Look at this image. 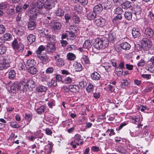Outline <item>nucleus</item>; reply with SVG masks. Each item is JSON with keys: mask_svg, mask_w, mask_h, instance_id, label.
I'll list each match as a JSON object with an SVG mask.
<instances>
[{"mask_svg": "<svg viewBox=\"0 0 154 154\" xmlns=\"http://www.w3.org/2000/svg\"><path fill=\"white\" fill-rule=\"evenodd\" d=\"M141 43L144 50H149L152 45L151 41L146 38H143L141 41Z\"/></svg>", "mask_w": 154, "mask_h": 154, "instance_id": "obj_1", "label": "nucleus"}, {"mask_svg": "<svg viewBox=\"0 0 154 154\" xmlns=\"http://www.w3.org/2000/svg\"><path fill=\"white\" fill-rule=\"evenodd\" d=\"M9 62L6 58H3L0 62V70H5L10 67Z\"/></svg>", "mask_w": 154, "mask_h": 154, "instance_id": "obj_2", "label": "nucleus"}, {"mask_svg": "<svg viewBox=\"0 0 154 154\" xmlns=\"http://www.w3.org/2000/svg\"><path fill=\"white\" fill-rule=\"evenodd\" d=\"M31 61V60H29L26 63L27 65L29 66L27 68V71L31 74L35 75L37 73L38 70L37 68L31 66L32 65L29 63V62Z\"/></svg>", "mask_w": 154, "mask_h": 154, "instance_id": "obj_3", "label": "nucleus"}, {"mask_svg": "<svg viewBox=\"0 0 154 154\" xmlns=\"http://www.w3.org/2000/svg\"><path fill=\"white\" fill-rule=\"evenodd\" d=\"M12 46L13 48L15 50L18 51L21 53L22 52L23 50V48L22 46H20L18 43L17 40L15 39L12 43Z\"/></svg>", "mask_w": 154, "mask_h": 154, "instance_id": "obj_4", "label": "nucleus"}, {"mask_svg": "<svg viewBox=\"0 0 154 154\" xmlns=\"http://www.w3.org/2000/svg\"><path fill=\"white\" fill-rule=\"evenodd\" d=\"M37 56L43 64H46L48 62L49 57L46 53L42 54L41 55H37Z\"/></svg>", "mask_w": 154, "mask_h": 154, "instance_id": "obj_5", "label": "nucleus"}, {"mask_svg": "<svg viewBox=\"0 0 154 154\" xmlns=\"http://www.w3.org/2000/svg\"><path fill=\"white\" fill-rule=\"evenodd\" d=\"M26 86L29 90H31L35 88L37 85L36 82L32 79H29L27 81L26 83Z\"/></svg>", "mask_w": 154, "mask_h": 154, "instance_id": "obj_6", "label": "nucleus"}, {"mask_svg": "<svg viewBox=\"0 0 154 154\" xmlns=\"http://www.w3.org/2000/svg\"><path fill=\"white\" fill-rule=\"evenodd\" d=\"M18 91H20V93L23 92L27 90L26 86V83L23 82H18Z\"/></svg>", "mask_w": 154, "mask_h": 154, "instance_id": "obj_7", "label": "nucleus"}, {"mask_svg": "<svg viewBox=\"0 0 154 154\" xmlns=\"http://www.w3.org/2000/svg\"><path fill=\"white\" fill-rule=\"evenodd\" d=\"M95 23L97 26L102 27H103L106 24V20L103 18L96 19Z\"/></svg>", "mask_w": 154, "mask_h": 154, "instance_id": "obj_8", "label": "nucleus"}, {"mask_svg": "<svg viewBox=\"0 0 154 154\" xmlns=\"http://www.w3.org/2000/svg\"><path fill=\"white\" fill-rule=\"evenodd\" d=\"M54 2L53 0H47L45 3V8L48 9H50L54 6Z\"/></svg>", "mask_w": 154, "mask_h": 154, "instance_id": "obj_9", "label": "nucleus"}, {"mask_svg": "<svg viewBox=\"0 0 154 154\" xmlns=\"http://www.w3.org/2000/svg\"><path fill=\"white\" fill-rule=\"evenodd\" d=\"M131 33L133 37L134 38L138 37L140 35V29L137 27L133 28Z\"/></svg>", "mask_w": 154, "mask_h": 154, "instance_id": "obj_10", "label": "nucleus"}, {"mask_svg": "<svg viewBox=\"0 0 154 154\" xmlns=\"http://www.w3.org/2000/svg\"><path fill=\"white\" fill-rule=\"evenodd\" d=\"M55 43L49 42L47 46V50L48 52H53L56 50Z\"/></svg>", "mask_w": 154, "mask_h": 154, "instance_id": "obj_11", "label": "nucleus"}, {"mask_svg": "<svg viewBox=\"0 0 154 154\" xmlns=\"http://www.w3.org/2000/svg\"><path fill=\"white\" fill-rule=\"evenodd\" d=\"M101 43L100 38L96 39H95V41L94 43V46L97 50L103 49Z\"/></svg>", "mask_w": 154, "mask_h": 154, "instance_id": "obj_12", "label": "nucleus"}, {"mask_svg": "<svg viewBox=\"0 0 154 154\" xmlns=\"http://www.w3.org/2000/svg\"><path fill=\"white\" fill-rule=\"evenodd\" d=\"M103 9L102 5L98 4L94 6L93 11L97 14H98L101 12Z\"/></svg>", "mask_w": 154, "mask_h": 154, "instance_id": "obj_13", "label": "nucleus"}, {"mask_svg": "<svg viewBox=\"0 0 154 154\" xmlns=\"http://www.w3.org/2000/svg\"><path fill=\"white\" fill-rule=\"evenodd\" d=\"M100 40L102 43L103 49L105 48L108 46L109 44V40L106 38L103 37L100 38Z\"/></svg>", "mask_w": 154, "mask_h": 154, "instance_id": "obj_14", "label": "nucleus"}, {"mask_svg": "<svg viewBox=\"0 0 154 154\" xmlns=\"http://www.w3.org/2000/svg\"><path fill=\"white\" fill-rule=\"evenodd\" d=\"M73 66L75 71L76 72L81 71L83 69L82 65L80 63L77 61H75L74 63Z\"/></svg>", "mask_w": 154, "mask_h": 154, "instance_id": "obj_15", "label": "nucleus"}, {"mask_svg": "<svg viewBox=\"0 0 154 154\" xmlns=\"http://www.w3.org/2000/svg\"><path fill=\"white\" fill-rule=\"evenodd\" d=\"M36 37L34 35L30 34L27 37L28 44L31 45L33 43L35 40Z\"/></svg>", "mask_w": 154, "mask_h": 154, "instance_id": "obj_16", "label": "nucleus"}, {"mask_svg": "<svg viewBox=\"0 0 154 154\" xmlns=\"http://www.w3.org/2000/svg\"><path fill=\"white\" fill-rule=\"evenodd\" d=\"M91 77L93 80L97 81L100 79L101 76L97 72L94 71L91 74Z\"/></svg>", "mask_w": 154, "mask_h": 154, "instance_id": "obj_17", "label": "nucleus"}, {"mask_svg": "<svg viewBox=\"0 0 154 154\" xmlns=\"http://www.w3.org/2000/svg\"><path fill=\"white\" fill-rule=\"evenodd\" d=\"M145 34L148 38H151L154 35L153 30L150 28H147L145 29Z\"/></svg>", "mask_w": 154, "mask_h": 154, "instance_id": "obj_18", "label": "nucleus"}, {"mask_svg": "<svg viewBox=\"0 0 154 154\" xmlns=\"http://www.w3.org/2000/svg\"><path fill=\"white\" fill-rule=\"evenodd\" d=\"M69 88L70 91L72 92L76 93L79 91V87L77 85H69Z\"/></svg>", "mask_w": 154, "mask_h": 154, "instance_id": "obj_19", "label": "nucleus"}, {"mask_svg": "<svg viewBox=\"0 0 154 154\" xmlns=\"http://www.w3.org/2000/svg\"><path fill=\"white\" fill-rule=\"evenodd\" d=\"M119 48H121L124 50H128L131 48V45L128 42H125L120 45Z\"/></svg>", "mask_w": 154, "mask_h": 154, "instance_id": "obj_20", "label": "nucleus"}, {"mask_svg": "<svg viewBox=\"0 0 154 154\" xmlns=\"http://www.w3.org/2000/svg\"><path fill=\"white\" fill-rule=\"evenodd\" d=\"M36 23L34 20H31L28 22V27L29 29H34L36 27Z\"/></svg>", "mask_w": 154, "mask_h": 154, "instance_id": "obj_21", "label": "nucleus"}, {"mask_svg": "<svg viewBox=\"0 0 154 154\" xmlns=\"http://www.w3.org/2000/svg\"><path fill=\"white\" fill-rule=\"evenodd\" d=\"M18 82H15L12 85L11 87V92L14 93H16V91H18Z\"/></svg>", "mask_w": 154, "mask_h": 154, "instance_id": "obj_22", "label": "nucleus"}, {"mask_svg": "<svg viewBox=\"0 0 154 154\" xmlns=\"http://www.w3.org/2000/svg\"><path fill=\"white\" fill-rule=\"evenodd\" d=\"M103 9L104 10L110 9L112 7V4L110 1H107L103 3Z\"/></svg>", "mask_w": 154, "mask_h": 154, "instance_id": "obj_23", "label": "nucleus"}, {"mask_svg": "<svg viewBox=\"0 0 154 154\" xmlns=\"http://www.w3.org/2000/svg\"><path fill=\"white\" fill-rule=\"evenodd\" d=\"M56 36L55 35H51L49 33L47 34L46 37L47 40L49 41L51 43H55Z\"/></svg>", "mask_w": 154, "mask_h": 154, "instance_id": "obj_24", "label": "nucleus"}, {"mask_svg": "<svg viewBox=\"0 0 154 154\" xmlns=\"http://www.w3.org/2000/svg\"><path fill=\"white\" fill-rule=\"evenodd\" d=\"M61 24L59 22H54L53 24V29L55 31L60 30L61 28Z\"/></svg>", "mask_w": 154, "mask_h": 154, "instance_id": "obj_25", "label": "nucleus"}, {"mask_svg": "<svg viewBox=\"0 0 154 154\" xmlns=\"http://www.w3.org/2000/svg\"><path fill=\"white\" fill-rule=\"evenodd\" d=\"M92 45V44L91 43L89 40H86L83 45V47L85 49H87L88 50L91 48Z\"/></svg>", "mask_w": 154, "mask_h": 154, "instance_id": "obj_26", "label": "nucleus"}, {"mask_svg": "<svg viewBox=\"0 0 154 154\" xmlns=\"http://www.w3.org/2000/svg\"><path fill=\"white\" fill-rule=\"evenodd\" d=\"M87 17L90 20H92L97 17V14L94 11L91 12L88 14Z\"/></svg>", "mask_w": 154, "mask_h": 154, "instance_id": "obj_27", "label": "nucleus"}, {"mask_svg": "<svg viewBox=\"0 0 154 154\" xmlns=\"http://www.w3.org/2000/svg\"><path fill=\"white\" fill-rule=\"evenodd\" d=\"M134 14L135 15H138L141 13L142 9L139 5H136L134 8Z\"/></svg>", "mask_w": 154, "mask_h": 154, "instance_id": "obj_28", "label": "nucleus"}, {"mask_svg": "<svg viewBox=\"0 0 154 154\" xmlns=\"http://www.w3.org/2000/svg\"><path fill=\"white\" fill-rule=\"evenodd\" d=\"M131 2L128 1H126L123 2L122 5V8H130L131 6Z\"/></svg>", "mask_w": 154, "mask_h": 154, "instance_id": "obj_29", "label": "nucleus"}, {"mask_svg": "<svg viewBox=\"0 0 154 154\" xmlns=\"http://www.w3.org/2000/svg\"><path fill=\"white\" fill-rule=\"evenodd\" d=\"M55 13L57 16L62 17L64 14V11L61 9L57 8L55 10Z\"/></svg>", "mask_w": 154, "mask_h": 154, "instance_id": "obj_30", "label": "nucleus"}, {"mask_svg": "<svg viewBox=\"0 0 154 154\" xmlns=\"http://www.w3.org/2000/svg\"><path fill=\"white\" fill-rule=\"evenodd\" d=\"M44 4V0H38L36 2V6L38 8L40 9L43 8Z\"/></svg>", "mask_w": 154, "mask_h": 154, "instance_id": "obj_31", "label": "nucleus"}, {"mask_svg": "<svg viewBox=\"0 0 154 154\" xmlns=\"http://www.w3.org/2000/svg\"><path fill=\"white\" fill-rule=\"evenodd\" d=\"M16 75V72L13 69H10L8 74V78L10 79H13L15 78Z\"/></svg>", "mask_w": 154, "mask_h": 154, "instance_id": "obj_32", "label": "nucleus"}, {"mask_svg": "<svg viewBox=\"0 0 154 154\" xmlns=\"http://www.w3.org/2000/svg\"><path fill=\"white\" fill-rule=\"evenodd\" d=\"M73 22L75 24H78L80 22L79 17L76 14H74L72 17Z\"/></svg>", "mask_w": 154, "mask_h": 154, "instance_id": "obj_33", "label": "nucleus"}, {"mask_svg": "<svg viewBox=\"0 0 154 154\" xmlns=\"http://www.w3.org/2000/svg\"><path fill=\"white\" fill-rule=\"evenodd\" d=\"M3 38L5 41H11L12 38V35L8 33H6L3 35Z\"/></svg>", "mask_w": 154, "mask_h": 154, "instance_id": "obj_34", "label": "nucleus"}, {"mask_svg": "<svg viewBox=\"0 0 154 154\" xmlns=\"http://www.w3.org/2000/svg\"><path fill=\"white\" fill-rule=\"evenodd\" d=\"M74 9L78 13H81L82 11V7L79 5H77L74 7Z\"/></svg>", "mask_w": 154, "mask_h": 154, "instance_id": "obj_35", "label": "nucleus"}, {"mask_svg": "<svg viewBox=\"0 0 154 154\" xmlns=\"http://www.w3.org/2000/svg\"><path fill=\"white\" fill-rule=\"evenodd\" d=\"M45 49V47L42 45L39 46L38 49L36 51V53L37 55L42 54V51H44Z\"/></svg>", "mask_w": 154, "mask_h": 154, "instance_id": "obj_36", "label": "nucleus"}, {"mask_svg": "<svg viewBox=\"0 0 154 154\" xmlns=\"http://www.w3.org/2000/svg\"><path fill=\"white\" fill-rule=\"evenodd\" d=\"M67 58L69 60H73L76 58L75 55L73 54L69 53L67 54Z\"/></svg>", "mask_w": 154, "mask_h": 154, "instance_id": "obj_37", "label": "nucleus"}, {"mask_svg": "<svg viewBox=\"0 0 154 154\" xmlns=\"http://www.w3.org/2000/svg\"><path fill=\"white\" fill-rule=\"evenodd\" d=\"M66 34L70 39L73 40L75 38V35L73 32L71 31H66Z\"/></svg>", "mask_w": 154, "mask_h": 154, "instance_id": "obj_38", "label": "nucleus"}, {"mask_svg": "<svg viewBox=\"0 0 154 154\" xmlns=\"http://www.w3.org/2000/svg\"><path fill=\"white\" fill-rule=\"evenodd\" d=\"M25 120L27 121L29 123L31 122L32 117V115L29 113H25Z\"/></svg>", "mask_w": 154, "mask_h": 154, "instance_id": "obj_39", "label": "nucleus"}, {"mask_svg": "<svg viewBox=\"0 0 154 154\" xmlns=\"http://www.w3.org/2000/svg\"><path fill=\"white\" fill-rule=\"evenodd\" d=\"M57 85V81L54 79H52L51 82H48L47 84L50 87H54L56 86Z\"/></svg>", "mask_w": 154, "mask_h": 154, "instance_id": "obj_40", "label": "nucleus"}, {"mask_svg": "<svg viewBox=\"0 0 154 154\" xmlns=\"http://www.w3.org/2000/svg\"><path fill=\"white\" fill-rule=\"evenodd\" d=\"M124 15L125 18L128 20H130L132 19V14L130 12H125Z\"/></svg>", "mask_w": 154, "mask_h": 154, "instance_id": "obj_41", "label": "nucleus"}, {"mask_svg": "<svg viewBox=\"0 0 154 154\" xmlns=\"http://www.w3.org/2000/svg\"><path fill=\"white\" fill-rule=\"evenodd\" d=\"M82 58L85 64H91L89 58L86 55H83Z\"/></svg>", "mask_w": 154, "mask_h": 154, "instance_id": "obj_42", "label": "nucleus"}, {"mask_svg": "<svg viewBox=\"0 0 154 154\" xmlns=\"http://www.w3.org/2000/svg\"><path fill=\"white\" fill-rule=\"evenodd\" d=\"M46 109V106H42L37 109V112L39 114H42L44 112V110Z\"/></svg>", "mask_w": 154, "mask_h": 154, "instance_id": "obj_43", "label": "nucleus"}, {"mask_svg": "<svg viewBox=\"0 0 154 154\" xmlns=\"http://www.w3.org/2000/svg\"><path fill=\"white\" fill-rule=\"evenodd\" d=\"M47 88L46 87L41 85L37 88L36 91L38 92H45L47 90Z\"/></svg>", "mask_w": 154, "mask_h": 154, "instance_id": "obj_44", "label": "nucleus"}, {"mask_svg": "<svg viewBox=\"0 0 154 154\" xmlns=\"http://www.w3.org/2000/svg\"><path fill=\"white\" fill-rule=\"evenodd\" d=\"M94 88V86L91 83L88 84V86L86 88L87 91L88 93L91 92L93 91Z\"/></svg>", "mask_w": 154, "mask_h": 154, "instance_id": "obj_45", "label": "nucleus"}, {"mask_svg": "<svg viewBox=\"0 0 154 154\" xmlns=\"http://www.w3.org/2000/svg\"><path fill=\"white\" fill-rule=\"evenodd\" d=\"M6 47L4 45L0 46V54H5L6 51Z\"/></svg>", "mask_w": 154, "mask_h": 154, "instance_id": "obj_46", "label": "nucleus"}, {"mask_svg": "<svg viewBox=\"0 0 154 154\" xmlns=\"http://www.w3.org/2000/svg\"><path fill=\"white\" fill-rule=\"evenodd\" d=\"M140 116H134V118L131 117V119L132 120V122L135 123L136 122H138L140 120Z\"/></svg>", "mask_w": 154, "mask_h": 154, "instance_id": "obj_47", "label": "nucleus"}, {"mask_svg": "<svg viewBox=\"0 0 154 154\" xmlns=\"http://www.w3.org/2000/svg\"><path fill=\"white\" fill-rule=\"evenodd\" d=\"M114 13L117 14H121L123 13V11L120 7L116 8L114 10Z\"/></svg>", "mask_w": 154, "mask_h": 154, "instance_id": "obj_48", "label": "nucleus"}, {"mask_svg": "<svg viewBox=\"0 0 154 154\" xmlns=\"http://www.w3.org/2000/svg\"><path fill=\"white\" fill-rule=\"evenodd\" d=\"M75 2H77L83 5H86L88 2V0H75Z\"/></svg>", "mask_w": 154, "mask_h": 154, "instance_id": "obj_49", "label": "nucleus"}, {"mask_svg": "<svg viewBox=\"0 0 154 154\" xmlns=\"http://www.w3.org/2000/svg\"><path fill=\"white\" fill-rule=\"evenodd\" d=\"M128 82L127 80H123L120 86L121 87L124 88L128 85Z\"/></svg>", "mask_w": 154, "mask_h": 154, "instance_id": "obj_50", "label": "nucleus"}, {"mask_svg": "<svg viewBox=\"0 0 154 154\" xmlns=\"http://www.w3.org/2000/svg\"><path fill=\"white\" fill-rule=\"evenodd\" d=\"M111 64H112L113 66L115 67L116 68V69H118L119 67H117L116 66V60L114 59L111 60Z\"/></svg>", "mask_w": 154, "mask_h": 154, "instance_id": "obj_51", "label": "nucleus"}, {"mask_svg": "<svg viewBox=\"0 0 154 154\" xmlns=\"http://www.w3.org/2000/svg\"><path fill=\"white\" fill-rule=\"evenodd\" d=\"M57 63L60 67L64 65V62L62 58H59L57 59Z\"/></svg>", "mask_w": 154, "mask_h": 154, "instance_id": "obj_52", "label": "nucleus"}, {"mask_svg": "<svg viewBox=\"0 0 154 154\" xmlns=\"http://www.w3.org/2000/svg\"><path fill=\"white\" fill-rule=\"evenodd\" d=\"M142 49H143L142 45L141 46L139 44H137L135 45V50L136 51H141Z\"/></svg>", "mask_w": 154, "mask_h": 154, "instance_id": "obj_53", "label": "nucleus"}, {"mask_svg": "<svg viewBox=\"0 0 154 154\" xmlns=\"http://www.w3.org/2000/svg\"><path fill=\"white\" fill-rule=\"evenodd\" d=\"M10 125L14 128H19V125L16 122H13L10 123Z\"/></svg>", "mask_w": 154, "mask_h": 154, "instance_id": "obj_54", "label": "nucleus"}, {"mask_svg": "<svg viewBox=\"0 0 154 154\" xmlns=\"http://www.w3.org/2000/svg\"><path fill=\"white\" fill-rule=\"evenodd\" d=\"M38 14L36 13L33 14H30L29 16V18L31 20H34L36 19L37 17Z\"/></svg>", "mask_w": 154, "mask_h": 154, "instance_id": "obj_55", "label": "nucleus"}, {"mask_svg": "<svg viewBox=\"0 0 154 154\" xmlns=\"http://www.w3.org/2000/svg\"><path fill=\"white\" fill-rule=\"evenodd\" d=\"M87 84L86 82L85 81H82L80 82L79 83V85L81 88H83L86 86Z\"/></svg>", "mask_w": 154, "mask_h": 154, "instance_id": "obj_56", "label": "nucleus"}, {"mask_svg": "<svg viewBox=\"0 0 154 154\" xmlns=\"http://www.w3.org/2000/svg\"><path fill=\"white\" fill-rule=\"evenodd\" d=\"M25 64L21 63L19 64V69L20 70H25Z\"/></svg>", "mask_w": 154, "mask_h": 154, "instance_id": "obj_57", "label": "nucleus"}, {"mask_svg": "<svg viewBox=\"0 0 154 154\" xmlns=\"http://www.w3.org/2000/svg\"><path fill=\"white\" fill-rule=\"evenodd\" d=\"M54 71V69L52 67H49L46 70L45 72L46 73L51 74Z\"/></svg>", "mask_w": 154, "mask_h": 154, "instance_id": "obj_58", "label": "nucleus"}, {"mask_svg": "<svg viewBox=\"0 0 154 154\" xmlns=\"http://www.w3.org/2000/svg\"><path fill=\"white\" fill-rule=\"evenodd\" d=\"M109 40L111 42H113L114 39H116L115 37L113 34H110L109 35Z\"/></svg>", "mask_w": 154, "mask_h": 154, "instance_id": "obj_59", "label": "nucleus"}, {"mask_svg": "<svg viewBox=\"0 0 154 154\" xmlns=\"http://www.w3.org/2000/svg\"><path fill=\"white\" fill-rule=\"evenodd\" d=\"M116 72H117V75L119 76H121L122 75L123 73V70L122 69H120L119 68L118 69H116Z\"/></svg>", "mask_w": 154, "mask_h": 154, "instance_id": "obj_60", "label": "nucleus"}, {"mask_svg": "<svg viewBox=\"0 0 154 154\" xmlns=\"http://www.w3.org/2000/svg\"><path fill=\"white\" fill-rule=\"evenodd\" d=\"M81 135L79 134H76L75 135L74 137L75 140H77L78 142L81 140Z\"/></svg>", "mask_w": 154, "mask_h": 154, "instance_id": "obj_61", "label": "nucleus"}, {"mask_svg": "<svg viewBox=\"0 0 154 154\" xmlns=\"http://www.w3.org/2000/svg\"><path fill=\"white\" fill-rule=\"evenodd\" d=\"M110 132L109 134V136L110 137L112 135H114L115 134V133L114 131V130L113 129H108L106 132V133Z\"/></svg>", "mask_w": 154, "mask_h": 154, "instance_id": "obj_62", "label": "nucleus"}, {"mask_svg": "<svg viewBox=\"0 0 154 154\" xmlns=\"http://www.w3.org/2000/svg\"><path fill=\"white\" fill-rule=\"evenodd\" d=\"M64 81L65 84L70 83L72 82V80L71 78L67 77L65 78Z\"/></svg>", "mask_w": 154, "mask_h": 154, "instance_id": "obj_63", "label": "nucleus"}, {"mask_svg": "<svg viewBox=\"0 0 154 154\" xmlns=\"http://www.w3.org/2000/svg\"><path fill=\"white\" fill-rule=\"evenodd\" d=\"M148 18H149L151 20L154 19V14L152 12L149 11L148 15Z\"/></svg>", "mask_w": 154, "mask_h": 154, "instance_id": "obj_64", "label": "nucleus"}]
</instances>
